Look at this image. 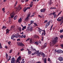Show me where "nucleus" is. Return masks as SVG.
<instances>
[{"instance_id":"nucleus-41","label":"nucleus","mask_w":63,"mask_h":63,"mask_svg":"<svg viewBox=\"0 0 63 63\" xmlns=\"http://www.w3.org/2000/svg\"><path fill=\"white\" fill-rule=\"evenodd\" d=\"M19 30L20 32H21V28L19 27Z\"/></svg>"},{"instance_id":"nucleus-8","label":"nucleus","mask_w":63,"mask_h":63,"mask_svg":"<svg viewBox=\"0 0 63 63\" xmlns=\"http://www.w3.org/2000/svg\"><path fill=\"white\" fill-rule=\"evenodd\" d=\"M18 45L19 46H23V47L24 46V45L21 42H20L18 44Z\"/></svg>"},{"instance_id":"nucleus-40","label":"nucleus","mask_w":63,"mask_h":63,"mask_svg":"<svg viewBox=\"0 0 63 63\" xmlns=\"http://www.w3.org/2000/svg\"><path fill=\"white\" fill-rule=\"evenodd\" d=\"M60 37L61 38H63V35H61L60 36Z\"/></svg>"},{"instance_id":"nucleus-29","label":"nucleus","mask_w":63,"mask_h":63,"mask_svg":"<svg viewBox=\"0 0 63 63\" xmlns=\"http://www.w3.org/2000/svg\"><path fill=\"white\" fill-rule=\"evenodd\" d=\"M6 57L7 60H8V54L7 53L6 54Z\"/></svg>"},{"instance_id":"nucleus-54","label":"nucleus","mask_w":63,"mask_h":63,"mask_svg":"<svg viewBox=\"0 0 63 63\" xmlns=\"http://www.w3.org/2000/svg\"><path fill=\"white\" fill-rule=\"evenodd\" d=\"M44 40V38H43V37H42V39H41V41H43Z\"/></svg>"},{"instance_id":"nucleus-28","label":"nucleus","mask_w":63,"mask_h":63,"mask_svg":"<svg viewBox=\"0 0 63 63\" xmlns=\"http://www.w3.org/2000/svg\"><path fill=\"white\" fill-rule=\"evenodd\" d=\"M30 15H31V13L30 14L29 13V14H28L27 16V17L28 18H29V17H31V16H30Z\"/></svg>"},{"instance_id":"nucleus-49","label":"nucleus","mask_w":63,"mask_h":63,"mask_svg":"<svg viewBox=\"0 0 63 63\" xmlns=\"http://www.w3.org/2000/svg\"><path fill=\"white\" fill-rule=\"evenodd\" d=\"M34 25H36V26H38V25H37V24L36 23H34Z\"/></svg>"},{"instance_id":"nucleus-23","label":"nucleus","mask_w":63,"mask_h":63,"mask_svg":"<svg viewBox=\"0 0 63 63\" xmlns=\"http://www.w3.org/2000/svg\"><path fill=\"white\" fill-rule=\"evenodd\" d=\"M22 21V19L21 18H20L18 20V21L19 23H20V22H21V21Z\"/></svg>"},{"instance_id":"nucleus-5","label":"nucleus","mask_w":63,"mask_h":63,"mask_svg":"<svg viewBox=\"0 0 63 63\" xmlns=\"http://www.w3.org/2000/svg\"><path fill=\"white\" fill-rule=\"evenodd\" d=\"M50 21H49V22L47 23V24H46L45 28H47V27L50 25Z\"/></svg>"},{"instance_id":"nucleus-37","label":"nucleus","mask_w":63,"mask_h":63,"mask_svg":"<svg viewBox=\"0 0 63 63\" xmlns=\"http://www.w3.org/2000/svg\"><path fill=\"white\" fill-rule=\"evenodd\" d=\"M34 22V21H31V23L30 24H32V23H33Z\"/></svg>"},{"instance_id":"nucleus-17","label":"nucleus","mask_w":63,"mask_h":63,"mask_svg":"<svg viewBox=\"0 0 63 63\" xmlns=\"http://www.w3.org/2000/svg\"><path fill=\"white\" fill-rule=\"evenodd\" d=\"M10 30H9L8 29H7L6 30V34H8V33H9V31H10Z\"/></svg>"},{"instance_id":"nucleus-3","label":"nucleus","mask_w":63,"mask_h":63,"mask_svg":"<svg viewBox=\"0 0 63 63\" xmlns=\"http://www.w3.org/2000/svg\"><path fill=\"white\" fill-rule=\"evenodd\" d=\"M58 39V38L57 37H56L55 38H54V39L53 41L54 44H55L56 42H58V41H57Z\"/></svg>"},{"instance_id":"nucleus-7","label":"nucleus","mask_w":63,"mask_h":63,"mask_svg":"<svg viewBox=\"0 0 63 63\" xmlns=\"http://www.w3.org/2000/svg\"><path fill=\"white\" fill-rule=\"evenodd\" d=\"M62 20H63V17H59L57 19V20L58 21H60Z\"/></svg>"},{"instance_id":"nucleus-31","label":"nucleus","mask_w":63,"mask_h":63,"mask_svg":"<svg viewBox=\"0 0 63 63\" xmlns=\"http://www.w3.org/2000/svg\"><path fill=\"white\" fill-rule=\"evenodd\" d=\"M35 44H36L37 45H39V42H35L34 43Z\"/></svg>"},{"instance_id":"nucleus-13","label":"nucleus","mask_w":63,"mask_h":63,"mask_svg":"<svg viewBox=\"0 0 63 63\" xmlns=\"http://www.w3.org/2000/svg\"><path fill=\"white\" fill-rule=\"evenodd\" d=\"M55 13V12H54V11H53L52 13V15H53V16H54V18H55L57 16V15Z\"/></svg>"},{"instance_id":"nucleus-32","label":"nucleus","mask_w":63,"mask_h":63,"mask_svg":"<svg viewBox=\"0 0 63 63\" xmlns=\"http://www.w3.org/2000/svg\"><path fill=\"white\" fill-rule=\"evenodd\" d=\"M47 59L46 58H45L44 60V62L45 63H46V62H47Z\"/></svg>"},{"instance_id":"nucleus-20","label":"nucleus","mask_w":63,"mask_h":63,"mask_svg":"<svg viewBox=\"0 0 63 63\" xmlns=\"http://www.w3.org/2000/svg\"><path fill=\"white\" fill-rule=\"evenodd\" d=\"M47 43H45L44 44V45H43V48H45L46 47H47Z\"/></svg>"},{"instance_id":"nucleus-47","label":"nucleus","mask_w":63,"mask_h":63,"mask_svg":"<svg viewBox=\"0 0 63 63\" xmlns=\"http://www.w3.org/2000/svg\"><path fill=\"white\" fill-rule=\"evenodd\" d=\"M17 1H16V2L15 3V6L16 7V5L17 4Z\"/></svg>"},{"instance_id":"nucleus-56","label":"nucleus","mask_w":63,"mask_h":63,"mask_svg":"<svg viewBox=\"0 0 63 63\" xmlns=\"http://www.w3.org/2000/svg\"><path fill=\"white\" fill-rule=\"evenodd\" d=\"M35 63H41V62H37Z\"/></svg>"},{"instance_id":"nucleus-15","label":"nucleus","mask_w":63,"mask_h":63,"mask_svg":"<svg viewBox=\"0 0 63 63\" xmlns=\"http://www.w3.org/2000/svg\"><path fill=\"white\" fill-rule=\"evenodd\" d=\"M20 59H21V56H20L18 58L16 61L17 62H18V61H19L20 60Z\"/></svg>"},{"instance_id":"nucleus-22","label":"nucleus","mask_w":63,"mask_h":63,"mask_svg":"<svg viewBox=\"0 0 63 63\" xmlns=\"http://www.w3.org/2000/svg\"><path fill=\"white\" fill-rule=\"evenodd\" d=\"M33 27H32V26H31V27L30 28V31H32L33 30Z\"/></svg>"},{"instance_id":"nucleus-2","label":"nucleus","mask_w":63,"mask_h":63,"mask_svg":"<svg viewBox=\"0 0 63 63\" xmlns=\"http://www.w3.org/2000/svg\"><path fill=\"white\" fill-rule=\"evenodd\" d=\"M38 28L39 29L38 31L39 33H41V31H43V32L44 33V36L46 35V31L45 30H43L40 29L38 27Z\"/></svg>"},{"instance_id":"nucleus-25","label":"nucleus","mask_w":63,"mask_h":63,"mask_svg":"<svg viewBox=\"0 0 63 63\" xmlns=\"http://www.w3.org/2000/svg\"><path fill=\"white\" fill-rule=\"evenodd\" d=\"M29 19V18H28V17H27L25 19V20L26 21H28V20Z\"/></svg>"},{"instance_id":"nucleus-35","label":"nucleus","mask_w":63,"mask_h":63,"mask_svg":"<svg viewBox=\"0 0 63 63\" xmlns=\"http://www.w3.org/2000/svg\"><path fill=\"white\" fill-rule=\"evenodd\" d=\"M33 6V4L32 3H31L30 4V7L31 8Z\"/></svg>"},{"instance_id":"nucleus-43","label":"nucleus","mask_w":63,"mask_h":63,"mask_svg":"<svg viewBox=\"0 0 63 63\" xmlns=\"http://www.w3.org/2000/svg\"><path fill=\"white\" fill-rule=\"evenodd\" d=\"M2 45L0 43V48H2Z\"/></svg>"},{"instance_id":"nucleus-57","label":"nucleus","mask_w":63,"mask_h":63,"mask_svg":"<svg viewBox=\"0 0 63 63\" xmlns=\"http://www.w3.org/2000/svg\"><path fill=\"white\" fill-rule=\"evenodd\" d=\"M44 32H42L41 34L42 36H43L44 35Z\"/></svg>"},{"instance_id":"nucleus-24","label":"nucleus","mask_w":63,"mask_h":63,"mask_svg":"<svg viewBox=\"0 0 63 63\" xmlns=\"http://www.w3.org/2000/svg\"><path fill=\"white\" fill-rule=\"evenodd\" d=\"M18 16H17V15L15 16L14 17V20H16Z\"/></svg>"},{"instance_id":"nucleus-50","label":"nucleus","mask_w":63,"mask_h":63,"mask_svg":"<svg viewBox=\"0 0 63 63\" xmlns=\"http://www.w3.org/2000/svg\"><path fill=\"white\" fill-rule=\"evenodd\" d=\"M24 50V48H21L20 49L21 51H23V50Z\"/></svg>"},{"instance_id":"nucleus-18","label":"nucleus","mask_w":63,"mask_h":63,"mask_svg":"<svg viewBox=\"0 0 63 63\" xmlns=\"http://www.w3.org/2000/svg\"><path fill=\"white\" fill-rule=\"evenodd\" d=\"M21 38V36L20 35H18V34H17V36H16V38Z\"/></svg>"},{"instance_id":"nucleus-21","label":"nucleus","mask_w":63,"mask_h":63,"mask_svg":"<svg viewBox=\"0 0 63 63\" xmlns=\"http://www.w3.org/2000/svg\"><path fill=\"white\" fill-rule=\"evenodd\" d=\"M34 37L35 38H38V39H39V37L36 35H34Z\"/></svg>"},{"instance_id":"nucleus-6","label":"nucleus","mask_w":63,"mask_h":63,"mask_svg":"<svg viewBox=\"0 0 63 63\" xmlns=\"http://www.w3.org/2000/svg\"><path fill=\"white\" fill-rule=\"evenodd\" d=\"M17 35V34H13L11 38V39H14L15 37L16 38V36Z\"/></svg>"},{"instance_id":"nucleus-4","label":"nucleus","mask_w":63,"mask_h":63,"mask_svg":"<svg viewBox=\"0 0 63 63\" xmlns=\"http://www.w3.org/2000/svg\"><path fill=\"white\" fill-rule=\"evenodd\" d=\"M16 60H15V59L14 58H12L11 61V63H16Z\"/></svg>"},{"instance_id":"nucleus-1","label":"nucleus","mask_w":63,"mask_h":63,"mask_svg":"<svg viewBox=\"0 0 63 63\" xmlns=\"http://www.w3.org/2000/svg\"><path fill=\"white\" fill-rule=\"evenodd\" d=\"M15 15L16 14L14 12H13L12 13H11L10 14V16H11V17H9V22H11V18H13L14 17V16H15Z\"/></svg>"},{"instance_id":"nucleus-9","label":"nucleus","mask_w":63,"mask_h":63,"mask_svg":"<svg viewBox=\"0 0 63 63\" xmlns=\"http://www.w3.org/2000/svg\"><path fill=\"white\" fill-rule=\"evenodd\" d=\"M39 50L37 51H36V52H35V53H36L35 54H37V56H40V54H41V52L40 53H39Z\"/></svg>"},{"instance_id":"nucleus-63","label":"nucleus","mask_w":63,"mask_h":63,"mask_svg":"<svg viewBox=\"0 0 63 63\" xmlns=\"http://www.w3.org/2000/svg\"><path fill=\"white\" fill-rule=\"evenodd\" d=\"M34 16V15H32L31 16V17H33V16Z\"/></svg>"},{"instance_id":"nucleus-45","label":"nucleus","mask_w":63,"mask_h":63,"mask_svg":"<svg viewBox=\"0 0 63 63\" xmlns=\"http://www.w3.org/2000/svg\"><path fill=\"white\" fill-rule=\"evenodd\" d=\"M12 52V49H11V50L10 51L9 53H11Z\"/></svg>"},{"instance_id":"nucleus-44","label":"nucleus","mask_w":63,"mask_h":63,"mask_svg":"<svg viewBox=\"0 0 63 63\" xmlns=\"http://www.w3.org/2000/svg\"><path fill=\"white\" fill-rule=\"evenodd\" d=\"M36 53L35 52L33 53L32 54V55H35V54H36Z\"/></svg>"},{"instance_id":"nucleus-59","label":"nucleus","mask_w":63,"mask_h":63,"mask_svg":"<svg viewBox=\"0 0 63 63\" xmlns=\"http://www.w3.org/2000/svg\"><path fill=\"white\" fill-rule=\"evenodd\" d=\"M25 63V61H23V62H21V63Z\"/></svg>"},{"instance_id":"nucleus-38","label":"nucleus","mask_w":63,"mask_h":63,"mask_svg":"<svg viewBox=\"0 0 63 63\" xmlns=\"http://www.w3.org/2000/svg\"><path fill=\"white\" fill-rule=\"evenodd\" d=\"M28 54H31V51H29L28 52Z\"/></svg>"},{"instance_id":"nucleus-26","label":"nucleus","mask_w":63,"mask_h":63,"mask_svg":"<svg viewBox=\"0 0 63 63\" xmlns=\"http://www.w3.org/2000/svg\"><path fill=\"white\" fill-rule=\"evenodd\" d=\"M27 10V8H26V7H25L24 9H23V11H24V12H25Z\"/></svg>"},{"instance_id":"nucleus-46","label":"nucleus","mask_w":63,"mask_h":63,"mask_svg":"<svg viewBox=\"0 0 63 63\" xmlns=\"http://www.w3.org/2000/svg\"><path fill=\"white\" fill-rule=\"evenodd\" d=\"M5 8H3L2 9V11L4 12H3L4 13L5 12V11H5Z\"/></svg>"},{"instance_id":"nucleus-61","label":"nucleus","mask_w":63,"mask_h":63,"mask_svg":"<svg viewBox=\"0 0 63 63\" xmlns=\"http://www.w3.org/2000/svg\"><path fill=\"white\" fill-rule=\"evenodd\" d=\"M38 16H39L41 18H42V16H41L40 15H38Z\"/></svg>"},{"instance_id":"nucleus-48","label":"nucleus","mask_w":63,"mask_h":63,"mask_svg":"<svg viewBox=\"0 0 63 63\" xmlns=\"http://www.w3.org/2000/svg\"><path fill=\"white\" fill-rule=\"evenodd\" d=\"M62 12V11H61L58 14V16H59V15H60V14H61V12Z\"/></svg>"},{"instance_id":"nucleus-64","label":"nucleus","mask_w":63,"mask_h":63,"mask_svg":"<svg viewBox=\"0 0 63 63\" xmlns=\"http://www.w3.org/2000/svg\"><path fill=\"white\" fill-rule=\"evenodd\" d=\"M20 39H17V41H20Z\"/></svg>"},{"instance_id":"nucleus-11","label":"nucleus","mask_w":63,"mask_h":63,"mask_svg":"<svg viewBox=\"0 0 63 63\" xmlns=\"http://www.w3.org/2000/svg\"><path fill=\"white\" fill-rule=\"evenodd\" d=\"M48 3L49 4V5H51L53 4V2H52V0H49V1L48 2Z\"/></svg>"},{"instance_id":"nucleus-16","label":"nucleus","mask_w":63,"mask_h":63,"mask_svg":"<svg viewBox=\"0 0 63 63\" xmlns=\"http://www.w3.org/2000/svg\"><path fill=\"white\" fill-rule=\"evenodd\" d=\"M46 9H45V8H44L41 9L40 11L41 12H42L43 13V12H46Z\"/></svg>"},{"instance_id":"nucleus-30","label":"nucleus","mask_w":63,"mask_h":63,"mask_svg":"<svg viewBox=\"0 0 63 63\" xmlns=\"http://www.w3.org/2000/svg\"><path fill=\"white\" fill-rule=\"evenodd\" d=\"M56 8L54 7H51L50 8V9H56Z\"/></svg>"},{"instance_id":"nucleus-36","label":"nucleus","mask_w":63,"mask_h":63,"mask_svg":"<svg viewBox=\"0 0 63 63\" xmlns=\"http://www.w3.org/2000/svg\"><path fill=\"white\" fill-rule=\"evenodd\" d=\"M9 59L7 60V61H9V60H10L11 59V56H9Z\"/></svg>"},{"instance_id":"nucleus-52","label":"nucleus","mask_w":63,"mask_h":63,"mask_svg":"<svg viewBox=\"0 0 63 63\" xmlns=\"http://www.w3.org/2000/svg\"><path fill=\"white\" fill-rule=\"evenodd\" d=\"M30 43H32V40H31V39L30 40Z\"/></svg>"},{"instance_id":"nucleus-51","label":"nucleus","mask_w":63,"mask_h":63,"mask_svg":"<svg viewBox=\"0 0 63 63\" xmlns=\"http://www.w3.org/2000/svg\"><path fill=\"white\" fill-rule=\"evenodd\" d=\"M30 39V38H28L26 40V41L27 42V41H29V40Z\"/></svg>"},{"instance_id":"nucleus-14","label":"nucleus","mask_w":63,"mask_h":63,"mask_svg":"<svg viewBox=\"0 0 63 63\" xmlns=\"http://www.w3.org/2000/svg\"><path fill=\"white\" fill-rule=\"evenodd\" d=\"M31 24H28V27L27 28V30L29 31V30H30V28H31Z\"/></svg>"},{"instance_id":"nucleus-33","label":"nucleus","mask_w":63,"mask_h":63,"mask_svg":"<svg viewBox=\"0 0 63 63\" xmlns=\"http://www.w3.org/2000/svg\"><path fill=\"white\" fill-rule=\"evenodd\" d=\"M14 27H15L14 26H11V29H14Z\"/></svg>"},{"instance_id":"nucleus-34","label":"nucleus","mask_w":63,"mask_h":63,"mask_svg":"<svg viewBox=\"0 0 63 63\" xmlns=\"http://www.w3.org/2000/svg\"><path fill=\"white\" fill-rule=\"evenodd\" d=\"M60 32L61 33H62L63 32V29L62 30H60Z\"/></svg>"},{"instance_id":"nucleus-62","label":"nucleus","mask_w":63,"mask_h":63,"mask_svg":"<svg viewBox=\"0 0 63 63\" xmlns=\"http://www.w3.org/2000/svg\"><path fill=\"white\" fill-rule=\"evenodd\" d=\"M27 9H30V8L29 7H27Z\"/></svg>"},{"instance_id":"nucleus-60","label":"nucleus","mask_w":63,"mask_h":63,"mask_svg":"<svg viewBox=\"0 0 63 63\" xmlns=\"http://www.w3.org/2000/svg\"><path fill=\"white\" fill-rule=\"evenodd\" d=\"M4 28H5V26H3L2 28V29H3Z\"/></svg>"},{"instance_id":"nucleus-55","label":"nucleus","mask_w":63,"mask_h":63,"mask_svg":"<svg viewBox=\"0 0 63 63\" xmlns=\"http://www.w3.org/2000/svg\"><path fill=\"white\" fill-rule=\"evenodd\" d=\"M11 41H9L8 42V44L9 45H10V44H11Z\"/></svg>"},{"instance_id":"nucleus-42","label":"nucleus","mask_w":63,"mask_h":63,"mask_svg":"<svg viewBox=\"0 0 63 63\" xmlns=\"http://www.w3.org/2000/svg\"><path fill=\"white\" fill-rule=\"evenodd\" d=\"M60 46H61L62 48H63V44H61Z\"/></svg>"},{"instance_id":"nucleus-10","label":"nucleus","mask_w":63,"mask_h":63,"mask_svg":"<svg viewBox=\"0 0 63 63\" xmlns=\"http://www.w3.org/2000/svg\"><path fill=\"white\" fill-rule=\"evenodd\" d=\"M42 55L43 58H44L46 56L45 54L43 52H41L40 53V56H42Z\"/></svg>"},{"instance_id":"nucleus-12","label":"nucleus","mask_w":63,"mask_h":63,"mask_svg":"<svg viewBox=\"0 0 63 63\" xmlns=\"http://www.w3.org/2000/svg\"><path fill=\"white\" fill-rule=\"evenodd\" d=\"M58 59L60 62H61V61H63V58L62 57H60L58 58Z\"/></svg>"},{"instance_id":"nucleus-53","label":"nucleus","mask_w":63,"mask_h":63,"mask_svg":"<svg viewBox=\"0 0 63 63\" xmlns=\"http://www.w3.org/2000/svg\"><path fill=\"white\" fill-rule=\"evenodd\" d=\"M32 49H31V51H33V50H34L35 49H34V48H32Z\"/></svg>"},{"instance_id":"nucleus-39","label":"nucleus","mask_w":63,"mask_h":63,"mask_svg":"<svg viewBox=\"0 0 63 63\" xmlns=\"http://www.w3.org/2000/svg\"><path fill=\"white\" fill-rule=\"evenodd\" d=\"M48 61L49 62H51L50 61V59L49 58H48Z\"/></svg>"},{"instance_id":"nucleus-58","label":"nucleus","mask_w":63,"mask_h":63,"mask_svg":"<svg viewBox=\"0 0 63 63\" xmlns=\"http://www.w3.org/2000/svg\"><path fill=\"white\" fill-rule=\"evenodd\" d=\"M52 26L51 27L50 29V30L51 31V29H52Z\"/></svg>"},{"instance_id":"nucleus-27","label":"nucleus","mask_w":63,"mask_h":63,"mask_svg":"<svg viewBox=\"0 0 63 63\" xmlns=\"http://www.w3.org/2000/svg\"><path fill=\"white\" fill-rule=\"evenodd\" d=\"M26 26H25L24 27H23L22 29V30L23 31L24 30V29H26Z\"/></svg>"},{"instance_id":"nucleus-19","label":"nucleus","mask_w":63,"mask_h":63,"mask_svg":"<svg viewBox=\"0 0 63 63\" xmlns=\"http://www.w3.org/2000/svg\"><path fill=\"white\" fill-rule=\"evenodd\" d=\"M57 52L58 53H62V51L61 50H57Z\"/></svg>"}]
</instances>
